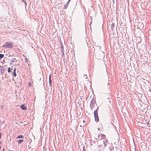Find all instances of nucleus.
<instances>
[{"instance_id": "39448f33", "label": "nucleus", "mask_w": 151, "mask_h": 151, "mask_svg": "<svg viewBox=\"0 0 151 151\" xmlns=\"http://www.w3.org/2000/svg\"><path fill=\"white\" fill-rule=\"evenodd\" d=\"M98 138L99 139H102L105 138V136L104 134H101L100 135H99Z\"/></svg>"}, {"instance_id": "72a5a7b5", "label": "nucleus", "mask_w": 151, "mask_h": 151, "mask_svg": "<svg viewBox=\"0 0 151 151\" xmlns=\"http://www.w3.org/2000/svg\"><path fill=\"white\" fill-rule=\"evenodd\" d=\"M99 129H100V128H99L98 129V130H99Z\"/></svg>"}, {"instance_id": "c9c22d12", "label": "nucleus", "mask_w": 151, "mask_h": 151, "mask_svg": "<svg viewBox=\"0 0 151 151\" xmlns=\"http://www.w3.org/2000/svg\"><path fill=\"white\" fill-rule=\"evenodd\" d=\"M28 65H29V64H28Z\"/></svg>"}, {"instance_id": "f8f14e48", "label": "nucleus", "mask_w": 151, "mask_h": 151, "mask_svg": "<svg viewBox=\"0 0 151 151\" xmlns=\"http://www.w3.org/2000/svg\"><path fill=\"white\" fill-rule=\"evenodd\" d=\"M114 24L113 23H112V24H111V30H113V28L114 27Z\"/></svg>"}, {"instance_id": "5701e85b", "label": "nucleus", "mask_w": 151, "mask_h": 151, "mask_svg": "<svg viewBox=\"0 0 151 151\" xmlns=\"http://www.w3.org/2000/svg\"><path fill=\"white\" fill-rule=\"evenodd\" d=\"M28 85H29V86H31V83L30 82H29V83Z\"/></svg>"}, {"instance_id": "6e6552de", "label": "nucleus", "mask_w": 151, "mask_h": 151, "mask_svg": "<svg viewBox=\"0 0 151 151\" xmlns=\"http://www.w3.org/2000/svg\"><path fill=\"white\" fill-rule=\"evenodd\" d=\"M70 0H68V2L66 3V4L64 6V8L65 9H66L68 5V4L69 3L70 1Z\"/></svg>"}, {"instance_id": "0eeeda50", "label": "nucleus", "mask_w": 151, "mask_h": 151, "mask_svg": "<svg viewBox=\"0 0 151 151\" xmlns=\"http://www.w3.org/2000/svg\"><path fill=\"white\" fill-rule=\"evenodd\" d=\"M21 109L23 110H25L27 109V107L25 106L24 104H23L20 106Z\"/></svg>"}, {"instance_id": "4468645a", "label": "nucleus", "mask_w": 151, "mask_h": 151, "mask_svg": "<svg viewBox=\"0 0 151 151\" xmlns=\"http://www.w3.org/2000/svg\"><path fill=\"white\" fill-rule=\"evenodd\" d=\"M23 141V140L22 139H19L18 140L17 142L18 144H20Z\"/></svg>"}, {"instance_id": "9b49d317", "label": "nucleus", "mask_w": 151, "mask_h": 151, "mask_svg": "<svg viewBox=\"0 0 151 151\" xmlns=\"http://www.w3.org/2000/svg\"><path fill=\"white\" fill-rule=\"evenodd\" d=\"M15 60H16V59L15 58H13L11 60L10 63L12 64ZM16 61H17V60H16Z\"/></svg>"}, {"instance_id": "c756f323", "label": "nucleus", "mask_w": 151, "mask_h": 151, "mask_svg": "<svg viewBox=\"0 0 151 151\" xmlns=\"http://www.w3.org/2000/svg\"><path fill=\"white\" fill-rule=\"evenodd\" d=\"M5 149H3L2 151H4Z\"/></svg>"}, {"instance_id": "1a4fd4ad", "label": "nucleus", "mask_w": 151, "mask_h": 151, "mask_svg": "<svg viewBox=\"0 0 151 151\" xmlns=\"http://www.w3.org/2000/svg\"><path fill=\"white\" fill-rule=\"evenodd\" d=\"M108 142V141L107 140H103V143L104 145V147H106L107 145V144Z\"/></svg>"}, {"instance_id": "2f4dec72", "label": "nucleus", "mask_w": 151, "mask_h": 151, "mask_svg": "<svg viewBox=\"0 0 151 151\" xmlns=\"http://www.w3.org/2000/svg\"><path fill=\"white\" fill-rule=\"evenodd\" d=\"M149 91H151V89H150V90H149Z\"/></svg>"}, {"instance_id": "aec40b11", "label": "nucleus", "mask_w": 151, "mask_h": 151, "mask_svg": "<svg viewBox=\"0 0 151 151\" xmlns=\"http://www.w3.org/2000/svg\"><path fill=\"white\" fill-rule=\"evenodd\" d=\"M61 53L62 54L63 56L64 55V51L63 50L61 51Z\"/></svg>"}, {"instance_id": "e433bc0d", "label": "nucleus", "mask_w": 151, "mask_h": 151, "mask_svg": "<svg viewBox=\"0 0 151 151\" xmlns=\"http://www.w3.org/2000/svg\"><path fill=\"white\" fill-rule=\"evenodd\" d=\"M135 151H136L135 149Z\"/></svg>"}, {"instance_id": "20e7f679", "label": "nucleus", "mask_w": 151, "mask_h": 151, "mask_svg": "<svg viewBox=\"0 0 151 151\" xmlns=\"http://www.w3.org/2000/svg\"><path fill=\"white\" fill-rule=\"evenodd\" d=\"M0 70L1 74L3 75L4 73V71L5 70L4 66H0Z\"/></svg>"}, {"instance_id": "393cba45", "label": "nucleus", "mask_w": 151, "mask_h": 151, "mask_svg": "<svg viewBox=\"0 0 151 151\" xmlns=\"http://www.w3.org/2000/svg\"><path fill=\"white\" fill-rule=\"evenodd\" d=\"M102 145H98V147H101Z\"/></svg>"}, {"instance_id": "473e14b6", "label": "nucleus", "mask_w": 151, "mask_h": 151, "mask_svg": "<svg viewBox=\"0 0 151 151\" xmlns=\"http://www.w3.org/2000/svg\"><path fill=\"white\" fill-rule=\"evenodd\" d=\"M109 83H108L107 84H108V85H109Z\"/></svg>"}, {"instance_id": "4c0bfd02", "label": "nucleus", "mask_w": 151, "mask_h": 151, "mask_svg": "<svg viewBox=\"0 0 151 151\" xmlns=\"http://www.w3.org/2000/svg\"><path fill=\"white\" fill-rule=\"evenodd\" d=\"M1 122V120H0V122Z\"/></svg>"}, {"instance_id": "a211bd4d", "label": "nucleus", "mask_w": 151, "mask_h": 151, "mask_svg": "<svg viewBox=\"0 0 151 151\" xmlns=\"http://www.w3.org/2000/svg\"><path fill=\"white\" fill-rule=\"evenodd\" d=\"M8 72L9 73L11 72V68L10 67H9L8 68Z\"/></svg>"}, {"instance_id": "423d86ee", "label": "nucleus", "mask_w": 151, "mask_h": 151, "mask_svg": "<svg viewBox=\"0 0 151 151\" xmlns=\"http://www.w3.org/2000/svg\"><path fill=\"white\" fill-rule=\"evenodd\" d=\"M49 86L51 87L52 86V81L51 80V74H50L49 77Z\"/></svg>"}, {"instance_id": "cd10ccee", "label": "nucleus", "mask_w": 151, "mask_h": 151, "mask_svg": "<svg viewBox=\"0 0 151 151\" xmlns=\"http://www.w3.org/2000/svg\"><path fill=\"white\" fill-rule=\"evenodd\" d=\"M1 132H0V139H1Z\"/></svg>"}, {"instance_id": "dca6fc26", "label": "nucleus", "mask_w": 151, "mask_h": 151, "mask_svg": "<svg viewBox=\"0 0 151 151\" xmlns=\"http://www.w3.org/2000/svg\"><path fill=\"white\" fill-rule=\"evenodd\" d=\"M4 56V55L3 54H0V58H3Z\"/></svg>"}, {"instance_id": "bb28decb", "label": "nucleus", "mask_w": 151, "mask_h": 151, "mask_svg": "<svg viewBox=\"0 0 151 151\" xmlns=\"http://www.w3.org/2000/svg\"><path fill=\"white\" fill-rule=\"evenodd\" d=\"M22 56H23V57H26V56H25V55H24V54Z\"/></svg>"}, {"instance_id": "c85d7f7f", "label": "nucleus", "mask_w": 151, "mask_h": 151, "mask_svg": "<svg viewBox=\"0 0 151 151\" xmlns=\"http://www.w3.org/2000/svg\"><path fill=\"white\" fill-rule=\"evenodd\" d=\"M83 123H85V121L84 120H83Z\"/></svg>"}, {"instance_id": "6ab92c4d", "label": "nucleus", "mask_w": 151, "mask_h": 151, "mask_svg": "<svg viewBox=\"0 0 151 151\" xmlns=\"http://www.w3.org/2000/svg\"><path fill=\"white\" fill-rule=\"evenodd\" d=\"M149 122H147V124L148 127H150V126L149 125L150 124L149 123Z\"/></svg>"}, {"instance_id": "7ed1b4c3", "label": "nucleus", "mask_w": 151, "mask_h": 151, "mask_svg": "<svg viewBox=\"0 0 151 151\" xmlns=\"http://www.w3.org/2000/svg\"><path fill=\"white\" fill-rule=\"evenodd\" d=\"M96 103V100L95 99H94L93 98L91 101V103L90 105V106L91 110H92L93 109Z\"/></svg>"}, {"instance_id": "a878e982", "label": "nucleus", "mask_w": 151, "mask_h": 151, "mask_svg": "<svg viewBox=\"0 0 151 151\" xmlns=\"http://www.w3.org/2000/svg\"><path fill=\"white\" fill-rule=\"evenodd\" d=\"M147 122H148L147 120H146L145 121V123L147 124Z\"/></svg>"}, {"instance_id": "ddd939ff", "label": "nucleus", "mask_w": 151, "mask_h": 151, "mask_svg": "<svg viewBox=\"0 0 151 151\" xmlns=\"http://www.w3.org/2000/svg\"><path fill=\"white\" fill-rule=\"evenodd\" d=\"M61 51L63 50V47L62 42H61Z\"/></svg>"}, {"instance_id": "58836bf2", "label": "nucleus", "mask_w": 151, "mask_h": 151, "mask_svg": "<svg viewBox=\"0 0 151 151\" xmlns=\"http://www.w3.org/2000/svg\"><path fill=\"white\" fill-rule=\"evenodd\" d=\"M1 130V129H0V131Z\"/></svg>"}, {"instance_id": "f704fd0d", "label": "nucleus", "mask_w": 151, "mask_h": 151, "mask_svg": "<svg viewBox=\"0 0 151 151\" xmlns=\"http://www.w3.org/2000/svg\"><path fill=\"white\" fill-rule=\"evenodd\" d=\"M1 148V146H0V149Z\"/></svg>"}, {"instance_id": "2eb2a0df", "label": "nucleus", "mask_w": 151, "mask_h": 151, "mask_svg": "<svg viewBox=\"0 0 151 151\" xmlns=\"http://www.w3.org/2000/svg\"><path fill=\"white\" fill-rule=\"evenodd\" d=\"M23 137H24L22 135H19L17 137V138H23Z\"/></svg>"}, {"instance_id": "4be33fe9", "label": "nucleus", "mask_w": 151, "mask_h": 151, "mask_svg": "<svg viewBox=\"0 0 151 151\" xmlns=\"http://www.w3.org/2000/svg\"><path fill=\"white\" fill-rule=\"evenodd\" d=\"M23 2L25 4V6L27 5V3L25 1H24Z\"/></svg>"}, {"instance_id": "412c9836", "label": "nucleus", "mask_w": 151, "mask_h": 151, "mask_svg": "<svg viewBox=\"0 0 151 151\" xmlns=\"http://www.w3.org/2000/svg\"><path fill=\"white\" fill-rule=\"evenodd\" d=\"M84 76H85V77L86 79H87L88 78L87 76L86 75H84Z\"/></svg>"}, {"instance_id": "b1692460", "label": "nucleus", "mask_w": 151, "mask_h": 151, "mask_svg": "<svg viewBox=\"0 0 151 151\" xmlns=\"http://www.w3.org/2000/svg\"><path fill=\"white\" fill-rule=\"evenodd\" d=\"M83 151H86L85 150V146H83Z\"/></svg>"}, {"instance_id": "f3484780", "label": "nucleus", "mask_w": 151, "mask_h": 151, "mask_svg": "<svg viewBox=\"0 0 151 151\" xmlns=\"http://www.w3.org/2000/svg\"><path fill=\"white\" fill-rule=\"evenodd\" d=\"M28 61L29 60L27 58H26L25 60V62L26 63H27Z\"/></svg>"}, {"instance_id": "9d476101", "label": "nucleus", "mask_w": 151, "mask_h": 151, "mask_svg": "<svg viewBox=\"0 0 151 151\" xmlns=\"http://www.w3.org/2000/svg\"><path fill=\"white\" fill-rule=\"evenodd\" d=\"M16 69L14 68L13 70V72L12 74V75L13 76H14L15 77L16 76L17 74L16 72Z\"/></svg>"}, {"instance_id": "f03ea898", "label": "nucleus", "mask_w": 151, "mask_h": 151, "mask_svg": "<svg viewBox=\"0 0 151 151\" xmlns=\"http://www.w3.org/2000/svg\"><path fill=\"white\" fill-rule=\"evenodd\" d=\"M98 109L99 107H98L93 112L95 120L96 122H98L99 121V118L98 115Z\"/></svg>"}, {"instance_id": "7c9ffc66", "label": "nucleus", "mask_w": 151, "mask_h": 151, "mask_svg": "<svg viewBox=\"0 0 151 151\" xmlns=\"http://www.w3.org/2000/svg\"><path fill=\"white\" fill-rule=\"evenodd\" d=\"M91 23H92V21L90 23V24L91 25Z\"/></svg>"}, {"instance_id": "f257e3e1", "label": "nucleus", "mask_w": 151, "mask_h": 151, "mask_svg": "<svg viewBox=\"0 0 151 151\" xmlns=\"http://www.w3.org/2000/svg\"><path fill=\"white\" fill-rule=\"evenodd\" d=\"M13 43L11 42H6L5 44L3 46V47L5 48H13V46L12 45Z\"/></svg>"}]
</instances>
